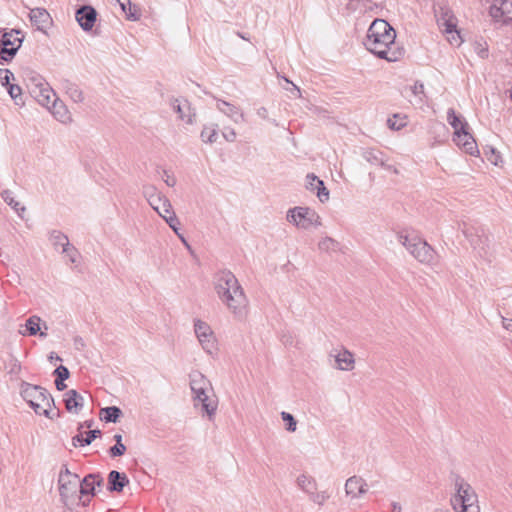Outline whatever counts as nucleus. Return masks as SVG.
Segmentation results:
<instances>
[{
    "label": "nucleus",
    "instance_id": "1",
    "mask_svg": "<svg viewBox=\"0 0 512 512\" xmlns=\"http://www.w3.org/2000/svg\"><path fill=\"white\" fill-rule=\"evenodd\" d=\"M394 28L383 19H375L366 35L364 45L371 53L389 62L398 61L404 55V49L395 42Z\"/></svg>",
    "mask_w": 512,
    "mask_h": 512
},
{
    "label": "nucleus",
    "instance_id": "2",
    "mask_svg": "<svg viewBox=\"0 0 512 512\" xmlns=\"http://www.w3.org/2000/svg\"><path fill=\"white\" fill-rule=\"evenodd\" d=\"M215 290L223 303L234 313L242 314L246 310V298L231 272L222 271L216 276Z\"/></svg>",
    "mask_w": 512,
    "mask_h": 512
},
{
    "label": "nucleus",
    "instance_id": "3",
    "mask_svg": "<svg viewBox=\"0 0 512 512\" xmlns=\"http://www.w3.org/2000/svg\"><path fill=\"white\" fill-rule=\"evenodd\" d=\"M399 242L421 264L435 266L438 263L437 252L424 239L416 235L398 236Z\"/></svg>",
    "mask_w": 512,
    "mask_h": 512
},
{
    "label": "nucleus",
    "instance_id": "4",
    "mask_svg": "<svg viewBox=\"0 0 512 512\" xmlns=\"http://www.w3.org/2000/svg\"><path fill=\"white\" fill-rule=\"evenodd\" d=\"M24 397L38 415L54 419L59 415L51 395L44 389L33 386L24 391Z\"/></svg>",
    "mask_w": 512,
    "mask_h": 512
},
{
    "label": "nucleus",
    "instance_id": "5",
    "mask_svg": "<svg viewBox=\"0 0 512 512\" xmlns=\"http://www.w3.org/2000/svg\"><path fill=\"white\" fill-rule=\"evenodd\" d=\"M456 494L451 499V504L456 512H479L477 495L470 484L461 478L455 482Z\"/></svg>",
    "mask_w": 512,
    "mask_h": 512
},
{
    "label": "nucleus",
    "instance_id": "6",
    "mask_svg": "<svg viewBox=\"0 0 512 512\" xmlns=\"http://www.w3.org/2000/svg\"><path fill=\"white\" fill-rule=\"evenodd\" d=\"M191 389L195 398L202 403L203 409L209 414L216 410L217 403L210 382L199 372L191 375Z\"/></svg>",
    "mask_w": 512,
    "mask_h": 512
},
{
    "label": "nucleus",
    "instance_id": "7",
    "mask_svg": "<svg viewBox=\"0 0 512 512\" xmlns=\"http://www.w3.org/2000/svg\"><path fill=\"white\" fill-rule=\"evenodd\" d=\"M286 219L299 229L308 230L321 225V218L309 207H294L287 211Z\"/></svg>",
    "mask_w": 512,
    "mask_h": 512
},
{
    "label": "nucleus",
    "instance_id": "8",
    "mask_svg": "<svg viewBox=\"0 0 512 512\" xmlns=\"http://www.w3.org/2000/svg\"><path fill=\"white\" fill-rule=\"evenodd\" d=\"M461 230L473 249L478 252L479 256L484 257L486 255L488 237L484 235L483 231L466 223H463Z\"/></svg>",
    "mask_w": 512,
    "mask_h": 512
},
{
    "label": "nucleus",
    "instance_id": "9",
    "mask_svg": "<svg viewBox=\"0 0 512 512\" xmlns=\"http://www.w3.org/2000/svg\"><path fill=\"white\" fill-rule=\"evenodd\" d=\"M368 492V484L360 476H351L345 482V493L350 500L361 499Z\"/></svg>",
    "mask_w": 512,
    "mask_h": 512
},
{
    "label": "nucleus",
    "instance_id": "10",
    "mask_svg": "<svg viewBox=\"0 0 512 512\" xmlns=\"http://www.w3.org/2000/svg\"><path fill=\"white\" fill-rule=\"evenodd\" d=\"M195 333L203 348L208 352H212L216 347L215 338L210 327L202 321L195 323Z\"/></svg>",
    "mask_w": 512,
    "mask_h": 512
},
{
    "label": "nucleus",
    "instance_id": "11",
    "mask_svg": "<svg viewBox=\"0 0 512 512\" xmlns=\"http://www.w3.org/2000/svg\"><path fill=\"white\" fill-rule=\"evenodd\" d=\"M153 208L159 213L160 216H162L166 222L169 224V226L174 230L177 231L176 223L177 219L171 210V205L166 199H162L158 197L157 199H154L151 203Z\"/></svg>",
    "mask_w": 512,
    "mask_h": 512
},
{
    "label": "nucleus",
    "instance_id": "12",
    "mask_svg": "<svg viewBox=\"0 0 512 512\" xmlns=\"http://www.w3.org/2000/svg\"><path fill=\"white\" fill-rule=\"evenodd\" d=\"M453 140L459 147L470 155H475V153L478 152L477 144L472 135L467 131V128L454 132Z\"/></svg>",
    "mask_w": 512,
    "mask_h": 512
},
{
    "label": "nucleus",
    "instance_id": "13",
    "mask_svg": "<svg viewBox=\"0 0 512 512\" xmlns=\"http://www.w3.org/2000/svg\"><path fill=\"white\" fill-rule=\"evenodd\" d=\"M59 489L62 495L68 496L70 492L76 489L79 478L76 474L71 473L66 467L59 474Z\"/></svg>",
    "mask_w": 512,
    "mask_h": 512
},
{
    "label": "nucleus",
    "instance_id": "14",
    "mask_svg": "<svg viewBox=\"0 0 512 512\" xmlns=\"http://www.w3.org/2000/svg\"><path fill=\"white\" fill-rule=\"evenodd\" d=\"M36 100L46 108H50L57 101L55 92L48 84L41 83L33 90Z\"/></svg>",
    "mask_w": 512,
    "mask_h": 512
},
{
    "label": "nucleus",
    "instance_id": "15",
    "mask_svg": "<svg viewBox=\"0 0 512 512\" xmlns=\"http://www.w3.org/2000/svg\"><path fill=\"white\" fill-rule=\"evenodd\" d=\"M336 362V368L341 371H351L355 366L354 355L347 349L342 348L339 351L335 350V353H331Z\"/></svg>",
    "mask_w": 512,
    "mask_h": 512
},
{
    "label": "nucleus",
    "instance_id": "16",
    "mask_svg": "<svg viewBox=\"0 0 512 512\" xmlns=\"http://www.w3.org/2000/svg\"><path fill=\"white\" fill-rule=\"evenodd\" d=\"M97 13L94 8L90 6H84L77 10L76 20L79 25L86 31L93 28L96 22Z\"/></svg>",
    "mask_w": 512,
    "mask_h": 512
},
{
    "label": "nucleus",
    "instance_id": "17",
    "mask_svg": "<svg viewBox=\"0 0 512 512\" xmlns=\"http://www.w3.org/2000/svg\"><path fill=\"white\" fill-rule=\"evenodd\" d=\"M29 17L32 24L41 31H46V29H48L52 24V18L50 14L43 8L32 9L30 11Z\"/></svg>",
    "mask_w": 512,
    "mask_h": 512
},
{
    "label": "nucleus",
    "instance_id": "18",
    "mask_svg": "<svg viewBox=\"0 0 512 512\" xmlns=\"http://www.w3.org/2000/svg\"><path fill=\"white\" fill-rule=\"evenodd\" d=\"M437 23L445 34L451 33L457 27V19L449 9H441L440 15L437 16Z\"/></svg>",
    "mask_w": 512,
    "mask_h": 512
},
{
    "label": "nucleus",
    "instance_id": "19",
    "mask_svg": "<svg viewBox=\"0 0 512 512\" xmlns=\"http://www.w3.org/2000/svg\"><path fill=\"white\" fill-rule=\"evenodd\" d=\"M296 485L301 491L307 494V496L313 494V491L318 488L316 479L305 473L300 474L296 478Z\"/></svg>",
    "mask_w": 512,
    "mask_h": 512
},
{
    "label": "nucleus",
    "instance_id": "20",
    "mask_svg": "<svg viewBox=\"0 0 512 512\" xmlns=\"http://www.w3.org/2000/svg\"><path fill=\"white\" fill-rule=\"evenodd\" d=\"M65 407L70 413H78L82 407V397L75 391L69 390L64 395Z\"/></svg>",
    "mask_w": 512,
    "mask_h": 512
},
{
    "label": "nucleus",
    "instance_id": "21",
    "mask_svg": "<svg viewBox=\"0 0 512 512\" xmlns=\"http://www.w3.org/2000/svg\"><path fill=\"white\" fill-rule=\"evenodd\" d=\"M129 483L127 476L118 471H111L108 476L109 489L112 491L121 492L123 488Z\"/></svg>",
    "mask_w": 512,
    "mask_h": 512
},
{
    "label": "nucleus",
    "instance_id": "22",
    "mask_svg": "<svg viewBox=\"0 0 512 512\" xmlns=\"http://www.w3.org/2000/svg\"><path fill=\"white\" fill-rule=\"evenodd\" d=\"M363 158L372 165H379L382 167L390 168L385 163L383 153L376 149H367L362 154Z\"/></svg>",
    "mask_w": 512,
    "mask_h": 512
},
{
    "label": "nucleus",
    "instance_id": "23",
    "mask_svg": "<svg viewBox=\"0 0 512 512\" xmlns=\"http://www.w3.org/2000/svg\"><path fill=\"white\" fill-rule=\"evenodd\" d=\"M52 114L61 122L66 123L71 120V115L66 106L61 101H56L48 108Z\"/></svg>",
    "mask_w": 512,
    "mask_h": 512
},
{
    "label": "nucleus",
    "instance_id": "24",
    "mask_svg": "<svg viewBox=\"0 0 512 512\" xmlns=\"http://www.w3.org/2000/svg\"><path fill=\"white\" fill-rule=\"evenodd\" d=\"M99 484L100 482L96 476L88 475L83 479L80 485V492L86 495L94 494L95 487Z\"/></svg>",
    "mask_w": 512,
    "mask_h": 512
},
{
    "label": "nucleus",
    "instance_id": "25",
    "mask_svg": "<svg viewBox=\"0 0 512 512\" xmlns=\"http://www.w3.org/2000/svg\"><path fill=\"white\" fill-rule=\"evenodd\" d=\"M121 9L130 20H137L140 16L138 8L130 0H117Z\"/></svg>",
    "mask_w": 512,
    "mask_h": 512
},
{
    "label": "nucleus",
    "instance_id": "26",
    "mask_svg": "<svg viewBox=\"0 0 512 512\" xmlns=\"http://www.w3.org/2000/svg\"><path fill=\"white\" fill-rule=\"evenodd\" d=\"M447 121L453 127L454 132H458L463 128L465 129L468 126L467 122L462 121L452 108L447 111Z\"/></svg>",
    "mask_w": 512,
    "mask_h": 512
},
{
    "label": "nucleus",
    "instance_id": "27",
    "mask_svg": "<svg viewBox=\"0 0 512 512\" xmlns=\"http://www.w3.org/2000/svg\"><path fill=\"white\" fill-rule=\"evenodd\" d=\"M121 415V410L118 407H106L101 409L100 418L106 422H116Z\"/></svg>",
    "mask_w": 512,
    "mask_h": 512
},
{
    "label": "nucleus",
    "instance_id": "28",
    "mask_svg": "<svg viewBox=\"0 0 512 512\" xmlns=\"http://www.w3.org/2000/svg\"><path fill=\"white\" fill-rule=\"evenodd\" d=\"M174 107L176 108L179 117L182 120H185L188 123L192 122L191 110L187 102L180 103L178 100H176V105Z\"/></svg>",
    "mask_w": 512,
    "mask_h": 512
},
{
    "label": "nucleus",
    "instance_id": "29",
    "mask_svg": "<svg viewBox=\"0 0 512 512\" xmlns=\"http://www.w3.org/2000/svg\"><path fill=\"white\" fill-rule=\"evenodd\" d=\"M310 179H312V181H314V182H317L316 190H317V196H318L319 200L322 203L327 201L329 199V191L324 186V182L322 180H320L317 176H310Z\"/></svg>",
    "mask_w": 512,
    "mask_h": 512
},
{
    "label": "nucleus",
    "instance_id": "30",
    "mask_svg": "<svg viewBox=\"0 0 512 512\" xmlns=\"http://www.w3.org/2000/svg\"><path fill=\"white\" fill-rule=\"evenodd\" d=\"M26 329L29 335H36L41 329V319L38 316H32L26 321Z\"/></svg>",
    "mask_w": 512,
    "mask_h": 512
},
{
    "label": "nucleus",
    "instance_id": "31",
    "mask_svg": "<svg viewBox=\"0 0 512 512\" xmlns=\"http://www.w3.org/2000/svg\"><path fill=\"white\" fill-rule=\"evenodd\" d=\"M309 500L318 506H323L326 501L330 498V495L326 491L317 490L313 491V494L308 496Z\"/></svg>",
    "mask_w": 512,
    "mask_h": 512
},
{
    "label": "nucleus",
    "instance_id": "32",
    "mask_svg": "<svg viewBox=\"0 0 512 512\" xmlns=\"http://www.w3.org/2000/svg\"><path fill=\"white\" fill-rule=\"evenodd\" d=\"M490 16L497 22H502L505 18V14L502 9H500L499 0H495L489 9Z\"/></svg>",
    "mask_w": 512,
    "mask_h": 512
},
{
    "label": "nucleus",
    "instance_id": "33",
    "mask_svg": "<svg viewBox=\"0 0 512 512\" xmlns=\"http://www.w3.org/2000/svg\"><path fill=\"white\" fill-rule=\"evenodd\" d=\"M2 197L5 200V202H7L10 206H12L13 209L17 213L21 214V212H23L25 210V208L23 206H21L20 202L15 201V199H14V197L12 195V192L4 191L3 194H2Z\"/></svg>",
    "mask_w": 512,
    "mask_h": 512
},
{
    "label": "nucleus",
    "instance_id": "34",
    "mask_svg": "<svg viewBox=\"0 0 512 512\" xmlns=\"http://www.w3.org/2000/svg\"><path fill=\"white\" fill-rule=\"evenodd\" d=\"M281 418L286 423V430L288 432H295L297 429V421L294 416L288 412H281Z\"/></svg>",
    "mask_w": 512,
    "mask_h": 512
},
{
    "label": "nucleus",
    "instance_id": "35",
    "mask_svg": "<svg viewBox=\"0 0 512 512\" xmlns=\"http://www.w3.org/2000/svg\"><path fill=\"white\" fill-rule=\"evenodd\" d=\"M500 9L503 10L505 18L503 24H508L512 20V2L509 0H499Z\"/></svg>",
    "mask_w": 512,
    "mask_h": 512
},
{
    "label": "nucleus",
    "instance_id": "36",
    "mask_svg": "<svg viewBox=\"0 0 512 512\" xmlns=\"http://www.w3.org/2000/svg\"><path fill=\"white\" fill-rule=\"evenodd\" d=\"M387 125L392 130H400L406 125L405 118L399 117V115L395 114L392 118L387 120Z\"/></svg>",
    "mask_w": 512,
    "mask_h": 512
},
{
    "label": "nucleus",
    "instance_id": "37",
    "mask_svg": "<svg viewBox=\"0 0 512 512\" xmlns=\"http://www.w3.org/2000/svg\"><path fill=\"white\" fill-rule=\"evenodd\" d=\"M217 107L222 112L226 113L227 115H229L231 117H235L238 115L237 109L232 104L227 103L225 101H221V100L217 101Z\"/></svg>",
    "mask_w": 512,
    "mask_h": 512
},
{
    "label": "nucleus",
    "instance_id": "38",
    "mask_svg": "<svg viewBox=\"0 0 512 512\" xmlns=\"http://www.w3.org/2000/svg\"><path fill=\"white\" fill-rule=\"evenodd\" d=\"M217 136V132L212 127H205L201 133L202 140L207 143H212L215 141Z\"/></svg>",
    "mask_w": 512,
    "mask_h": 512
},
{
    "label": "nucleus",
    "instance_id": "39",
    "mask_svg": "<svg viewBox=\"0 0 512 512\" xmlns=\"http://www.w3.org/2000/svg\"><path fill=\"white\" fill-rule=\"evenodd\" d=\"M336 245L337 243L334 239L330 237H325L319 242L318 247L322 251H330L334 250L336 248Z\"/></svg>",
    "mask_w": 512,
    "mask_h": 512
},
{
    "label": "nucleus",
    "instance_id": "40",
    "mask_svg": "<svg viewBox=\"0 0 512 512\" xmlns=\"http://www.w3.org/2000/svg\"><path fill=\"white\" fill-rule=\"evenodd\" d=\"M100 434L99 430H93L89 432H85L86 437H83V435L78 436L77 440L82 442L81 445H88L90 444L98 435Z\"/></svg>",
    "mask_w": 512,
    "mask_h": 512
},
{
    "label": "nucleus",
    "instance_id": "41",
    "mask_svg": "<svg viewBox=\"0 0 512 512\" xmlns=\"http://www.w3.org/2000/svg\"><path fill=\"white\" fill-rule=\"evenodd\" d=\"M280 340L285 347L295 346V339L290 331H282Z\"/></svg>",
    "mask_w": 512,
    "mask_h": 512
},
{
    "label": "nucleus",
    "instance_id": "42",
    "mask_svg": "<svg viewBox=\"0 0 512 512\" xmlns=\"http://www.w3.org/2000/svg\"><path fill=\"white\" fill-rule=\"evenodd\" d=\"M447 40L450 42L451 45L459 46L462 42L461 37L457 29L451 31V33L446 34Z\"/></svg>",
    "mask_w": 512,
    "mask_h": 512
},
{
    "label": "nucleus",
    "instance_id": "43",
    "mask_svg": "<svg viewBox=\"0 0 512 512\" xmlns=\"http://www.w3.org/2000/svg\"><path fill=\"white\" fill-rule=\"evenodd\" d=\"M13 78V74L9 70H0V82L2 85L10 86V80Z\"/></svg>",
    "mask_w": 512,
    "mask_h": 512
},
{
    "label": "nucleus",
    "instance_id": "44",
    "mask_svg": "<svg viewBox=\"0 0 512 512\" xmlns=\"http://www.w3.org/2000/svg\"><path fill=\"white\" fill-rule=\"evenodd\" d=\"M126 451V447L123 443H116L113 447L110 449V454L113 457L116 456H122Z\"/></svg>",
    "mask_w": 512,
    "mask_h": 512
},
{
    "label": "nucleus",
    "instance_id": "45",
    "mask_svg": "<svg viewBox=\"0 0 512 512\" xmlns=\"http://www.w3.org/2000/svg\"><path fill=\"white\" fill-rule=\"evenodd\" d=\"M411 91L415 96H418L420 100H422V96L424 95V84L418 81L415 82L411 87Z\"/></svg>",
    "mask_w": 512,
    "mask_h": 512
},
{
    "label": "nucleus",
    "instance_id": "46",
    "mask_svg": "<svg viewBox=\"0 0 512 512\" xmlns=\"http://www.w3.org/2000/svg\"><path fill=\"white\" fill-rule=\"evenodd\" d=\"M8 92L13 99H17L22 94L21 88L13 84L8 87Z\"/></svg>",
    "mask_w": 512,
    "mask_h": 512
},
{
    "label": "nucleus",
    "instance_id": "47",
    "mask_svg": "<svg viewBox=\"0 0 512 512\" xmlns=\"http://www.w3.org/2000/svg\"><path fill=\"white\" fill-rule=\"evenodd\" d=\"M55 374L57 375V378L62 379V380H66L69 377V371L64 366H59L55 370Z\"/></svg>",
    "mask_w": 512,
    "mask_h": 512
},
{
    "label": "nucleus",
    "instance_id": "48",
    "mask_svg": "<svg viewBox=\"0 0 512 512\" xmlns=\"http://www.w3.org/2000/svg\"><path fill=\"white\" fill-rule=\"evenodd\" d=\"M502 326L507 331L512 332V319L502 317Z\"/></svg>",
    "mask_w": 512,
    "mask_h": 512
},
{
    "label": "nucleus",
    "instance_id": "49",
    "mask_svg": "<svg viewBox=\"0 0 512 512\" xmlns=\"http://www.w3.org/2000/svg\"><path fill=\"white\" fill-rule=\"evenodd\" d=\"M310 176H315V175L314 174L307 175V187L311 190H316L317 182L312 181V179H310Z\"/></svg>",
    "mask_w": 512,
    "mask_h": 512
},
{
    "label": "nucleus",
    "instance_id": "50",
    "mask_svg": "<svg viewBox=\"0 0 512 512\" xmlns=\"http://www.w3.org/2000/svg\"><path fill=\"white\" fill-rule=\"evenodd\" d=\"M56 388L60 391L64 390L66 388V385L64 384V380L57 378L55 380Z\"/></svg>",
    "mask_w": 512,
    "mask_h": 512
},
{
    "label": "nucleus",
    "instance_id": "51",
    "mask_svg": "<svg viewBox=\"0 0 512 512\" xmlns=\"http://www.w3.org/2000/svg\"><path fill=\"white\" fill-rule=\"evenodd\" d=\"M285 80L287 83H290L292 85V91L296 92L297 96H300L301 95L300 89L296 85L291 83L288 79H285Z\"/></svg>",
    "mask_w": 512,
    "mask_h": 512
},
{
    "label": "nucleus",
    "instance_id": "52",
    "mask_svg": "<svg viewBox=\"0 0 512 512\" xmlns=\"http://www.w3.org/2000/svg\"><path fill=\"white\" fill-rule=\"evenodd\" d=\"M266 109L265 108H261V109H258V116L259 117H263V118H266Z\"/></svg>",
    "mask_w": 512,
    "mask_h": 512
},
{
    "label": "nucleus",
    "instance_id": "53",
    "mask_svg": "<svg viewBox=\"0 0 512 512\" xmlns=\"http://www.w3.org/2000/svg\"><path fill=\"white\" fill-rule=\"evenodd\" d=\"M114 439L116 440V443H122V436L117 434L114 436Z\"/></svg>",
    "mask_w": 512,
    "mask_h": 512
},
{
    "label": "nucleus",
    "instance_id": "54",
    "mask_svg": "<svg viewBox=\"0 0 512 512\" xmlns=\"http://www.w3.org/2000/svg\"><path fill=\"white\" fill-rule=\"evenodd\" d=\"M486 55H487V50H483V51L481 52V57H484V56H486Z\"/></svg>",
    "mask_w": 512,
    "mask_h": 512
},
{
    "label": "nucleus",
    "instance_id": "55",
    "mask_svg": "<svg viewBox=\"0 0 512 512\" xmlns=\"http://www.w3.org/2000/svg\"><path fill=\"white\" fill-rule=\"evenodd\" d=\"M58 238L60 239V241L66 240V237L65 236H61V235H59Z\"/></svg>",
    "mask_w": 512,
    "mask_h": 512
},
{
    "label": "nucleus",
    "instance_id": "56",
    "mask_svg": "<svg viewBox=\"0 0 512 512\" xmlns=\"http://www.w3.org/2000/svg\"><path fill=\"white\" fill-rule=\"evenodd\" d=\"M40 335H41V336H46V333H44V332H40Z\"/></svg>",
    "mask_w": 512,
    "mask_h": 512
}]
</instances>
